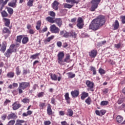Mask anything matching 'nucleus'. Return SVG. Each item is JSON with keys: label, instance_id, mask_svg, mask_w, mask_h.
Segmentation results:
<instances>
[{"label": "nucleus", "instance_id": "nucleus-55", "mask_svg": "<svg viewBox=\"0 0 125 125\" xmlns=\"http://www.w3.org/2000/svg\"><path fill=\"white\" fill-rule=\"evenodd\" d=\"M121 19L122 23L125 24V16H122Z\"/></svg>", "mask_w": 125, "mask_h": 125}, {"label": "nucleus", "instance_id": "nucleus-35", "mask_svg": "<svg viewBox=\"0 0 125 125\" xmlns=\"http://www.w3.org/2000/svg\"><path fill=\"white\" fill-rule=\"evenodd\" d=\"M24 123H25V121L24 120H18L17 121V123L15 125H22V124Z\"/></svg>", "mask_w": 125, "mask_h": 125}, {"label": "nucleus", "instance_id": "nucleus-4", "mask_svg": "<svg viewBox=\"0 0 125 125\" xmlns=\"http://www.w3.org/2000/svg\"><path fill=\"white\" fill-rule=\"evenodd\" d=\"M96 21L101 25L103 26L105 24V16L103 15L99 16L96 19H95Z\"/></svg>", "mask_w": 125, "mask_h": 125}, {"label": "nucleus", "instance_id": "nucleus-38", "mask_svg": "<svg viewBox=\"0 0 125 125\" xmlns=\"http://www.w3.org/2000/svg\"><path fill=\"white\" fill-rule=\"evenodd\" d=\"M91 71L93 72V75H96V69L95 67L93 66H90Z\"/></svg>", "mask_w": 125, "mask_h": 125}, {"label": "nucleus", "instance_id": "nucleus-15", "mask_svg": "<svg viewBox=\"0 0 125 125\" xmlns=\"http://www.w3.org/2000/svg\"><path fill=\"white\" fill-rule=\"evenodd\" d=\"M113 27L114 30H118L119 29V27L120 26V23H119V21L118 20H116L114 23L112 25Z\"/></svg>", "mask_w": 125, "mask_h": 125}, {"label": "nucleus", "instance_id": "nucleus-17", "mask_svg": "<svg viewBox=\"0 0 125 125\" xmlns=\"http://www.w3.org/2000/svg\"><path fill=\"white\" fill-rule=\"evenodd\" d=\"M16 2H17V0H13L12 2L8 3V5L11 7H16Z\"/></svg>", "mask_w": 125, "mask_h": 125}, {"label": "nucleus", "instance_id": "nucleus-54", "mask_svg": "<svg viewBox=\"0 0 125 125\" xmlns=\"http://www.w3.org/2000/svg\"><path fill=\"white\" fill-rule=\"evenodd\" d=\"M11 101L9 100L6 99V101L4 103V105L6 106L7 105V103H10Z\"/></svg>", "mask_w": 125, "mask_h": 125}, {"label": "nucleus", "instance_id": "nucleus-40", "mask_svg": "<svg viewBox=\"0 0 125 125\" xmlns=\"http://www.w3.org/2000/svg\"><path fill=\"white\" fill-rule=\"evenodd\" d=\"M107 42L106 41H104L103 42H101L98 43V46H102V45H104Z\"/></svg>", "mask_w": 125, "mask_h": 125}, {"label": "nucleus", "instance_id": "nucleus-23", "mask_svg": "<svg viewBox=\"0 0 125 125\" xmlns=\"http://www.w3.org/2000/svg\"><path fill=\"white\" fill-rule=\"evenodd\" d=\"M124 119L123 118V117L118 115L117 117H116V121L117 122V123H119V124H121V123H122V122H123Z\"/></svg>", "mask_w": 125, "mask_h": 125}, {"label": "nucleus", "instance_id": "nucleus-22", "mask_svg": "<svg viewBox=\"0 0 125 125\" xmlns=\"http://www.w3.org/2000/svg\"><path fill=\"white\" fill-rule=\"evenodd\" d=\"M46 20H47V21L50 23H55V20H53V18H51L50 17H47L46 18Z\"/></svg>", "mask_w": 125, "mask_h": 125}, {"label": "nucleus", "instance_id": "nucleus-11", "mask_svg": "<svg viewBox=\"0 0 125 125\" xmlns=\"http://www.w3.org/2000/svg\"><path fill=\"white\" fill-rule=\"evenodd\" d=\"M11 119L16 120V119H17V115H16L15 113H11V114H9L7 117L8 120H11Z\"/></svg>", "mask_w": 125, "mask_h": 125}, {"label": "nucleus", "instance_id": "nucleus-8", "mask_svg": "<svg viewBox=\"0 0 125 125\" xmlns=\"http://www.w3.org/2000/svg\"><path fill=\"white\" fill-rule=\"evenodd\" d=\"M30 87V83L26 82H21L19 83V88L21 89H26L27 87Z\"/></svg>", "mask_w": 125, "mask_h": 125}, {"label": "nucleus", "instance_id": "nucleus-58", "mask_svg": "<svg viewBox=\"0 0 125 125\" xmlns=\"http://www.w3.org/2000/svg\"><path fill=\"white\" fill-rule=\"evenodd\" d=\"M105 113H106V110H101V116H103V115H105Z\"/></svg>", "mask_w": 125, "mask_h": 125}, {"label": "nucleus", "instance_id": "nucleus-51", "mask_svg": "<svg viewBox=\"0 0 125 125\" xmlns=\"http://www.w3.org/2000/svg\"><path fill=\"white\" fill-rule=\"evenodd\" d=\"M63 37L64 38H68V37H70V33L65 31L63 34Z\"/></svg>", "mask_w": 125, "mask_h": 125}, {"label": "nucleus", "instance_id": "nucleus-45", "mask_svg": "<svg viewBox=\"0 0 125 125\" xmlns=\"http://www.w3.org/2000/svg\"><path fill=\"white\" fill-rule=\"evenodd\" d=\"M22 38L23 37L22 36V35H20L19 36H17V42H21V40H22Z\"/></svg>", "mask_w": 125, "mask_h": 125}, {"label": "nucleus", "instance_id": "nucleus-2", "mask_svg": "<svg viewBox=\"0 0 125 125\" xmlns=\"http://www.w3.org/2000/svg\"><path fill=\"white\" fill-rule=\"evenodd\" d=\"M65 56L64 52H60L57 55L58 57V63L60 65H64V62L63 61V59Z\"/></svg>", "mask_w": 125, "mask_h": 125}, {"label": "nucleus", "instance_id": "nucleus-56", "mask_svg": "<svg viewBox=\"0 0 125 125\" xmlns=\"http://www.w3.org/2000/svg\"><path fill=\"white\" fill-rule=\"evenodd\" d=\"M22 102H23V103H29V99H23L22 100Z\"/></svg>", "mask_w": 125, "mask_h": 125}, {"label": "nucleus", "instance_id": "nucleus-47", "mask_svg": "<svg viewBox=\"0 0 125 125\" xmlns=\"http://www.w3.org/2000/svg\"><path fill=\"white\" fill-rule=\"evenodd\" d=\"M44 106H45V103H40L39 104L40 108L42 110L43 109V107H44Z\"/></svg>", "mask_w": 125, "mask_h": 125}, {"label": "nucleus", "instance_id": "nucleus-10", "mask_svg": "<svg viewBox=\"0 0 125 125\" xmlns=\"http://www.w3.org/2000/svg\"><path fill=\"white\" fill-rule=\"evenodd\" d=\"M89 55L90 57L94 58V57H96V55H97V51L95 50H93L89 53Z\"/></svg>", "mask_w": 125, "mask_h": 125}, {"label": "nucleus", "instance_id": "nucleus-41", "mask_svg": "<svg viewBox=\"0 0 125 125\" xmlns=\"http://www.w3.org/2000/svg\"><path fill=\"white\" fill-rule=\"evenodd\" d=\"M84 23H80L77 22V26L79 28V29H83V25Z\"/></svg>", "mask_w": 125, "mask_h": 125}, {"label": "nucleus", "instance_id": "nucleus-46", "mask_svg": "<svg viewBox=\"0 0 125 125\" xmlns=\"http://www.w3.org/2000/svg\"><path fill=\"white\" fill-rule=\"evenodd\" d=\"M77 23L83 24V18H78V19L77 20Z\"/></svg>", "mask_w": 125, "mask_h": 125}, {"label": "nucleus", "instance_id": "nucleus-1", "mask_svg": "<svg viewBox=\"0 0 125 125\" xmlns=\"http://www.w3.org/2000/svg\"><path fill=\"white\" fill-rule=\"evenodd\" d=\"M101 25L100 24L97 22L96 20L94 19L93 20L90 24L89 25V29L90 30H93V31H97L100 28Z\"/></svg>", "mask_w": 125, "mask_h": 125}, {"label": "nucleus", "instance_id": "nucleus-25", "mask_svg": "<svg viewBox=\"0 0 125 125\" xmlns=\"http://www.w3.org/2000/svg\"><path fill=\"white\" fill-rule=\"evenodd\" d=\"M70 55L66 54V57L64 59L63 62H66V63H69V62H70Z\"/></svg>", "mask_w": 125, "mask_h": 125}, {"label": "nucleus", "instance_id": "nucleus-48", "mask_svg": "<svg viewBox=\"0 0 125 125\" xmlns=\"http://www.w3.org/2000/svg\"><path fill=\"white\" fill-rule=\"evenodd\" d=\"M53 39H54V36L52 35L46 39V42H50L52 40H53Z\"/></svg>", "mask_w": 125, "mask_h": 125}, {"label": "nucleus", "instance_id": "nucleus-63", "mask_svg": "<svg viewBox=\"0 0 125 125\" xmlns=\"http://www.w3.org/2000/svg\"><path fill=\"white\" fill-rule=\"evenodd\" d=\"M80 0H72V4L73 3H79V2Z\"/></svg>", "mask_w": 125, "mask_h": 125}, {"label": "nucleus", "instance_id": "nucleus-16", "mask_svg": "<svg viewBox=\"0 0 125 125\" xmlns=\"http://www.w3.org/2000/svg\"><path fill=\"white\" fill-rule=\"evenodd\" d=\"M12 106H13V110H17L21 107V105L20 104H17V102H15V103L13 104Z\"/></svg>", "mask_w": 125, "mask_h": 125}, {"label": "nucleus", "instance_id": "nucleus-12", "mask_svg": "<svg viewBox=\"0 0 125 125\" xmlns=\"http://www.w3.org/2000/svg\"><path fill=\"white\" fill-rule=\"evenodd\" d=\"M58 5H59V2L57 0H55L52 3V7L55 10H58Z\"/></svg>", "mask_w": 125, "mask_h": 125}, {"label": "nucleus", "instance_id": "nucleus-29", "mask_svg": "<svg viewBox=\"0 0 125 125\" xmlns=\"http://www.w3.org/2000/svg\"><path fill=\"white\" fill-rule=\"evenodd\" d=\"M2 33L3 34H9L10 33V31H9V29L6 27H4L2 30Z\"/></svg>", "mask_w": 125, "mask_h": 125}, {"label": "nucleus", "instance_id": "nucleus-37", "mask_svg": "<svg viewBox=\"0 0 125 125\" xmlns=\"http://www.w3.org/2000/svg\"><path fill=\"white\" fill-rule=\"evenodd\" d=\"M64 7L65 8H72V7H73V5H71L70 4H68V3H64Z\"/></svg>", "mask_w": 125, "mask_h": 125}, {"label": "nucleus", "instance_id": "nucleus-28", "mask_svg": "<svg viewBox=\"0 0 125 125\" xmlns=\"http://www.w3.org/2000/svg\"><path fill=\"white\" fill-rule=\"evenodd\" d=\"M42 24V21H39L37 22V25L36 26V28L37 30H40L41 29V25Z\"/></svg>", "mask_w": 125, "mask_h": 125}, {"label": "nucleus", "instance_id": "nucleus-49", "mask_svg": "<svg viewBox=\"0 0 125 125\" xmlns=\"http://www.w3.org/2000/svg\"><path fill=\"white\" fill-rule=\"evenodd\" d=\"M99 73H100L101 75H104V74H105V70L102 68H100L99 70Z\"/></svg>", "mask_w": 125, "mask_h": 125}, {"label": "nucleus", "instance_id": "nucleus-20", "mask_svg": "<svg viewBox=\"0 0 125 125\" xmlns=\"http://www.w3.org/2000/svg\"><path fill=\"white\" fill-rule=\"evenodd\" d=\"M65 99L66 100V102L68 104H70V97H69V93H66L65 95Z\"/></svg>", "mask_w": 125, "mask_h": 125}, {"label": "nucleus", "instance_id": "nucleus-30", "mask_svg": "<svg viewBox=\"0 0 125 125\" xmlns=\"http://www.w3.org/2000/svg\"><path fill=\"white\" fill-rule=\"evenodd\" d=\"M33 3H34V0H29L27 3V5L31 7L33 6Z\"/></svg>", "mask_w": 125, "mask_h": 125}, {"label": "nucleus", "instance_id": "nucleus-34", "mask_svg": "<svg viewBox=\"0 0 125 125\" xmlns=\"http://www.w3.org/2000/svg\"><path fill=\"white\" fill-rule=\"evenodd\" d=\"M7 10L9 14H10L11 15H12V14H13V9L10 7H7Z\"/></svg>", "mask_w": 125, "mask_h": 125}, {"label": "nucleus", "instance_id": "nucleus-19", "mask_svg": "<svg viewBox=\"0 0 125 125\" xmlns=\"http://www.w3.org/2000/svg\"><path fill=\"white\" fill-rule=\"evenodd\" d=\"M47 112L48 115H52V109H51V106H50V104H48V106L47 109Z\"/></svg>", "mask_w": 125, "mask_h": 125}, {"label": "nucleus", "instance_id": "nucleus-42", "mask_svg": "<svg viewBox=\"0 0 125 125\" xmlns=\"http://www.w3.org/2000/svg\"><path fill=\"white\" fill-rule=\"evenodd\" d=\"M85 102L88 104L90 105L91 103V99L90 97H88L85 101Z\"/></svg>", "mask_w": 125, "mask_h": 125}, {"label": "nucleus", "instance_id": "nucleus-5", "mask_svg": "<svg viewBox=\"0 0 125 125\" xmlns=\"http://www.w3.org/2000/svg\"><path fill=\"white\" fill-rule=\"evenodd\" d=\"M86 85L88 87V90H90V91H94L93 89V87H94V83L93 82L87 80L85 82Z\"/></svg>", "mask_w": 125, "mask_h": 125}, {"label": "nucleus", "instance_id": "nucleus-61", "mask_svg": "<svg viewBox=\"0 0 125 125\" xmlns=\"http://www.w3.org/2000/svg\"><path fill=\"white\" fill-rule=\"evenodd\" d=\"M57 44L59 47H61V46L62 45V42H57Z\"/></svg>", "mask_w": 125, "mask_h": 125}, {"label": "nucleus", "instance_id": "nucleus-36", "mask_svg": "<svg viewBox=\"0 0 125 125\" xmlns=\"http://www.w3.org/2000/svg\"><path fill=\"white\" fill-rule=\"evenodd\" d=\"M73 114H74V112H73V110L72 109H68L67 115L69 116V117H72V116H73Z\"/></svg>", "mask_w": 125, "mask_h": 125}, {"label": "nucleus", "instance_id": "nucleus-50", "mask_svg": "<svg viewBox=\"0 0 125 125\" xmlns=\"http://www.w3.org/2000/svg\"><path fill=\"white\" fill-rule=\"evenodd\" d=\"M16 71L17 75H20V74H21V71H20V70L19 69V67H16Z\"/></svg>", "mask_w": 125, "mask_h": 125}, {"label": "nucleus", "instance_id": "nucleus-60", "mask_svg": "<svg viewBox=\"0 0 125 125\" xmlns=\"http://www.w3.org/2000/svg\"><path fill=\"white\" fill-rule=\"evenodd\" d=\"M29 34L31 35H34L35 34V31L33 29H30L29 31Z\"/></svg>", "mask_w": 125, "mask_h": 125}, {"label": "nucleus", "instance_id": "nucleus-24", "mask_svg": "<svg viewBox=\"0 0 125 125\" xmlns=\"http://www.w3.org/2000/svg\"><path fill=\"white\" fill-rule=\"evenodd\" d=\"M13 52L10 51L9 49H8L6 51V52L5 53L4 55L6 57H10V55H11V53H12Z\"/></svg>", "mask_w": 125, "mask_h": 125}, {"label": "nucleus", "instance_id": "nucleus-6", "mask_svg": "<svg viewBox=\"0 0 125 125\" xmlns=\"http://www.w3.org/2000/svg\"><path fill=\"white\" fill-rule=\"evenodd\" d=\"M50 31L53 34H59L60 29L58 27H56L55 24H53L50 27Z\"/></svg>", "mask_w": 125, "mask_h": 125}, {"label": "nucleus", "instance_id": "nucleus-57", "mask_svg": "<svg viewBox=\"0 0 125 125\" xmlns=\"http://www.w3.org/2000/svg\"><path fill=\"white\" fill-rule=\"evenodd\" d=\"M51 124V122H50V121H46L44 122V125H49Z\"/></svg>", "mask_w": 125, "mask_h": 125}, {"label": "nucleus", "instance_id": "nucleus-26", "mask_svg": "<svg viewBox=\"0 0 125 125\" xmlns=\"http://www.w3.org/2000/svg\"><path fill=\"white\" fill-rule=\"evenodd\" d=\"M66 75H67L68 78L70 79H73V78H75V77H76V74H73L72 72L67 73H66Z\"/></svg>", "mask_w": 125, "mask_h": 125}, {"label": "nucleus", "instance_id": "nucleus-64", "mask_svg": "<svg viewBox=\"0 0 125 125\" xmlns=\"http://www.w3.org/2000/svg\"><path fill=\"white\" fill-rule=\"evenodd\" d=\"M59 115H60V116H64L65 115V113L63 111H60L59 112Z\"/></svg>", "mask_w": 125, "mask_h": 125}, {"label": "nucleus", "instance_id": "nucleus-62", "mask_svg": "<svg viewBox=\"0 0 125 125\" xmlns=\"http://www.w3.org/2000/svg\"><path fill=\"white\" fill-rule=\"evenodd\" d=\"M51 103H52V104L55 105V99L54 98H52Z\"/></svg>", "mask_w": 125, "mask_h": 125}, {"label": "nucleus", "instance_id": "nucleus-33", "mask_svg": "<svg viewBox=\"0 0 125 125\" xmlns=\"http://www.w3.org/2000/svg\"><path fill=\"white\" fill-rule=\"evenodd\" d=\"M40 53H36L33 55L31 56L30 58L31 59H37V57H38V56H40Z\"/></svg>", "mask_w": 125, "mask_h": 125}, {"label": "nucleus", "instance_id": "nucleus-18", "mask_svg": "<svg viewBox=\"0 0 125 125\" xmlns=\"http://www.w3.org/2000/svg\"><path fill=\"white\" fill-rule=\"evenodd\" d=\"M3 20L5 22V26H6V27H9V25H10V20L6 18H3Z\"/></svg>", "mask_w": 125, "mask_h": 125}, {"label": "nucleus", "instance_id": "nucleus-53", "mask_svg": "<svg viewBox=\"0 0 125 125\" xmlns=\"http://www.w3.org/2000/svg\"><path fill=\"white\" fill-rule=\"evenodd\" d=\"M49 15L52 17H54L55 16V13L53 11H51L49 13Z\"/></svg>", "mask_w": 125, "mask_h": 125}, {"label": "nucleus", "instance_id": "nucleus-21", "mask_svg": "<svg viewBox=\"0 0 125 125\" xmlns=\"http://www.w3.org/2000/svg\"><path fill=\"white\" fill-rule=\"evenodd\" d=\"M87 96H88V93H87L85 92H83L82 94L81 99L82 100H84L85 98H86V97H87Z\"/></svg>", "mask_w": 125, "mask_h": 125}, {"label": "nucleus", "instance_id": "nucleus-13", "mask_svg": "<svg viewBox=\"0 0 125 125\" xmlns=\"http://www.w3.org/2000/svg\"><path fill=\"white\" fill-rule=\"evenodd\" d=\"M55 23H56V24H57V25L60 28L61 26H62L63 21L61 19H57L55 20Z\"/></svg>", "mask_w": 125, "mask_h": 125}, {"label": "nucleus", "instance_id": "nucleus-52", "mask_svg": "<svg viewBox=\"0 0 125 125\" xmlns=\"http://www.w3.org/2000/svg\"><path fill=\"white\" fill-rule=\"evenodd\" d=\"M28 73H30V71H29L28 70L24 69L23 70V75H27Z\"/></svg>", "mask_w": 125, "mask_h": 125}, {"label": "nucleus", "instance_id": "nucleus-39", "mask_svg": "<svg viewBox=\"0 0 125 125\" xmlns=\"http://www.w3.org/2000/svg\"><path fill=\"white\" fill-rule=\"evenodd\" d=\"M15 47V45L13 44L10 46V48L8 49V50L11 51L12 52H14Z\"/></svg>", "mask_w": 125, "mask_h": 125}, {"label": "nucleus", "instance_id": "nucleus-44", "mask_svg": "<svg viewBox=\"0 0 125 125\" xmlns=\"http://www.w3.org/2000/svg\"><path fill=\"white\" fill-rule=\"evenodd\" d=\"M7 76L8 77V78H13V77H14V73L9 72L7 73Z\"/></svg>", "mask_w": 125, "mask_h": 125}, {"label": "nucleus", "instance_id": "nucleus-7", "mask_svg": "<svg viewBox=\"0 0 125 125\" xmlns=\"http://www.w3.org/2000/svg\"><path fill=\"white\" fill-rule=\"evenodd\" d=\"M58 74H59L60 76L57 79V76L55 74L50 73L49 75L51 77V80L53 81H57L58 80V82H60V81H61V79H62V76H61V74L59 73Z\"/></svg>", "mask_w": 125, "mask_h": 125}, {"label": "nucleus", "instance_id": "nucleus-14", "mask_svg": "<svg viewBox=\"0 0 125 125\" xmlns=\"http://www.w3.org/2000/svg\"><path fill=\"white\" fill-rule=\"evenodd\" d=\"M5 50H6V42H3L2 43L0 51L3 52V53H4V52H5Z\"/></svg>", "mask_w": 125, "mask_h": 125}, {"label": "nucleus", "instance_id": "nucleus-9", "mask_svg": "<svg viewBox=\"0 0 125 125\" xmlns=\"http://www.w3.org/2000/svg\"><path fill=\"white\" fill-rule=\"evenodd\" d=\"M71 94L74 98H76L79 96V94H80V92L79 90H75L74 91H72L71 92Z\"/></svg>", "mask_w": 125, "mask_h": 125}, {"label": "nucleus", "instance_id": "nucleus-32", "mask_svg": "<svg viewBox=\"0 0 125 125\" xmlns=\"http://www.w3.org/2000/svg\"><path fill=\"white\" fill-rule=\"evenodd\" d=\"M1 14L2 17H7V16H8V14L5 10L2 11Z\"/></svg>", "mask_w": 125, "mask_h": 125}, {"label": "nucleus", "instance_id": "nucleus-43", "mask_svg": "<svg viewBox=\"0 0 125 125\" xmlns=\"http://www.w3.org/2000/svg\"><path fill=\"white\" fill-rule=\"evenodd\" d=\"M108 103H109V102H108V101H103L101 102V105L102 106H106V105H108Z\"/></svg>", "mask_w": 125, "mask_h": 125}, {"label": "nucleus", "instance_id": "nucleus-31", "mask_svg": "<svg viewBox=\"0 0 125 125\" xmlns=\"http://www.w3.org/2000/svg\"><path fill=\"white\" fill-rule=\"evenodd\" d=\"M29 41V38L28 37H24L23 38L22 42L23 44H26Z\"/></svg>", "mask_w": 125, "mask_h": 125}, {"label": "nucleus", "instance_id": "nucleus-3", "mask_svg": "<svg viewBox=\"0 0 125 125\" xmlns=\"http://www.w3.org/2000/svg\"><path fill=\"white\" fill-rule=\"evenodd\" d=\"M101 0H92L91 3L92 4L91 7L90 8L91 11H94L97 7H98V4L100 3Z\"/></svg>", "mask_w": 125, "mask_h": 125}, {"label": "nucleus", "instance_id": "nucleus-27", "mask_svg": "<svg viewBox=\"0 0 125 125\" xmlns=\"http://www.w3.org/2000/svg\"><path fill=\"white\" fill-rule=\"evenodd\" d=\"M69 37H71V38H74V39H76L77 37V34L75 33L73 31H71L69 32Z\"/></svg>", "mask_w": 125, "mask_h": 125}, {"label": "nucleus", "instance_id": "nucleus-59", "mask_svg": "<svg viewBox=\"0 0 125 125\" xmlns=\"http://www.w3.org/2000/svg\"><path fill=\"white\" fill-rule=\"evenodd\" d=\"M96 115H97L98 116H101V110H96Z\"/></svg>", "mask_w": 125, "mask_h": 125}]
</instances>
